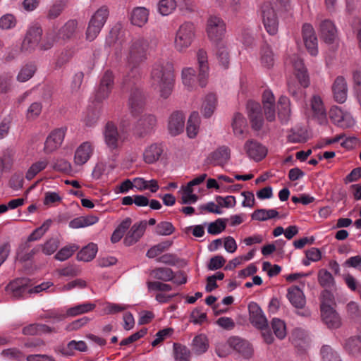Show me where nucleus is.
Here are the masks:
<instances>
[{"label": "nucleus", "instance_id": "1", "mask_svg": "<svg viewBox=\"0 0 361 361\" xmlns=\"http://www.w3.org/2000/svg\"><path fill=\"white\" fill-rule=\"evenodd\" d=\"M149 47L147 40L143 38L133 39L123 48L120 55L116 52L117 57L124 63L128 70L124 78V83L135 84L140 78V64L147 59V51Z\"/></svg>", "mask_w": 361, "mask_h": 361}, {"label": "nucleus", "instance_id": "2", "mask_svg": "<svg viewBox=\"0 0 361 361\" xmlns=\"http://www.w3.org/2000/svg\"><path fill=\"white\" fill-rule=\"evenodd\" d=\"M150 81L152 87L159 92L160 97L169 98L175 85L173 64L164 59L154 62L152 66Z\"/></svg>", "mask_w": 361, "mask_h": 361}, {"label": "nucleus", "instance_id": "3", "mask_svg": "<svg viewBox=\"0 0 361 361\" xmlns=\"http://www.w3.org/2000/svg\"><path fill=\"white\" fill-rule=\"evenodd\" d=\"M290 0H265L260 6L259 14L266 31L275 35L279 30V13L286 11Z\"/></svg>", "mask_w": 361, "mask_h": 361}, {"label": "nucleus", "instance_id": "4", "mask_svg": "<svg viewBox=\"0 0 361 361\" xmlns=\"http://www.w3.org/2000/svg\"><path fill=\"white\" fill-rule=\"evenodd\" d=\"M195 37V27L193 23L185 22L176 32L173 47L179 53L185 52L192 44Z\"/></svg>", "mask_w": 361, "mask_h": 361}, {"label": "nucleus", "instance_id": "5", "mask_svg": "<svg viewBox=\"0 0 361 361\" xmlns=\"http://www.w3.org/2000/svg\"><path fill=\"white\" fill-rule=\"evenodd\" d=\"M205 30L208 39L212 42L218 44L222 42L226 32V25L220 16L211 15L207 20Z\"/></svg>", "mask_w": 361, "mask_h": 361}, {"label": "nucleus", "instance_id": "6", "mask_svg": "<svg viewBox=\"0 0 361 361\" xmlns=\"http://www.w3.org/2000/svg\"><path fill=\"white\" fill-rule=\"evenodd\" d=\"M109 14L108 8L103 6L92 15L86 31L87 40L92 42L97 37L106 23Z\"/></svg>", "mask_w": 361, "mask_h": 361}, {"label": "nucleus", "instance_id": "7", "mask_svg": "<svg viewBox=\"0 0 361 361\" xmlns=\"http://www.w3.org/2000/svg\"><path fill=\"white\" fill-rule=\"evenodd\" d=\"M42 35V30L39 25L30 26L21 44L20 52L26 55L32 53L39 46Z\"/></svg>", "mask_w": 361, "mask_h": 361}, {"label": "nucleus", "instance_id": "8", "mask_svg": "<svg viewBox=\"0 0 361 361\" xmlns=\"http://www.w3.org/2000/svg\"><path fill=\"white\" fill-rule=\"evenodd\" d=\"M114 87V76L111 71H106L102 75L96 90L95 99L102 102L106 99Z\"/></svg>", "mask_w": 361, "mask_h": 361}, {"label": "nucleus", "instance_id": "9", "mask_svg": "<svg viewBox=\"0 0 361 361\" xmlns=\"http://www.w3.org/2000/svg\"><path fill=\"white\" fill-rule=\"evenodd\" d=\"M66 132V128H60L53 130L47 137L43 151L45 154H51L62 145Z\"/></svg>", "mask_w": 361, "mask_h": 361}, {"label": "nucleus", "instance_id": "10", "mask_svg": "<svg viewBox=\"0 0 361 361\" xmlns=\"http://www.w3.org/2000/svg\"><path fill=\"white\" fill-rule=\"evenodd\" d=\"M94 152V146L92 142L85 141L80 144L75 149L73 162L76 166H82L92 157Z\"/></svg>", "mask_w": 361, "mask_h": 361}, {"label": "nucleus", "instance_id": "11", "mask_svg": "<svg viewBox=\"0 0 361 361\" xmlns=\"http://www.w3.org/2000/svg\"><path fill=\"white\" fill-rule=\"evenodd\" d=\"M329 117L334 124L341 128H350L355 124V120L352 115L336 106L331 108Z\"/></svg>", "mask_w": 361, "mask_h": 361}, {"label": "nucleus", "instance_id": "12", "mask_svg": "<svg viewBox=\"0 0 361 361\" xmlns=\"http://www.w3.org/2000/svg\"><path fill=\"white\" fill-rule=\"evenodd\" d=\"M5 290L13 300L23 298L28 293L27 280L25 278L15 279L6 286Z\"/></svg>", "mask_w": 361, "mask_h": 361}, {"label": "nucleus", "instance_id": "13", "mask_svg": "<svg viewBox=\"0 0 361 361\" xmlns=\"http://www.w3.org/2000/svg\"><path fill=\"white\" fill-rule=\"evenodd\" d=\"M250 321L257 329H265L268 327V320L259 305L255 302L248 305Z\"/></svg>", "mask_w": 361, "mask_h": 361}, {"label": "nucleus", "instance_id": "14", "mask_svg": "<svg viewBox=\"0 0 361 361\" xmlns=\"http://www.w3.org/2000/svg\"><path fill=\"white\" fill-rule=\"evenodd\" d=\"M104 141L106 147L111 150L117 149L121 144L120 135L117 127L112 122H108L103 130Z\"/></svg>", "mask_w": 361, "mask_h": 361}, {"label": "nucleus", "instance_id": "15", "mask_svg": "<svg viewBox=\"0 0 361 361\" xmlns=\"http://www.w3.org/2000/svg\"><path fill=\"white\" fill-rule=\"evenodd\" d=\"M243 148L247 157L255 161H261L267 154V148L253 139L247 140L245 142Z\"/></svg>", "mask_w": 361, "mask_h": 361}, {"label": "nucleus", "instance_id": "16", "mask_svg": "<svg viewBox=\"0 0 361 361\" xmlns=\"http://www.w3.org/2000/svg\"><path fill=\"white\" fill-rule=\"evenodd\" d=\"M247 109L251 126L253 130H260L264 123L261 105L259 102L249 101L247 104Z\"/></svg>", "mask_w": 361, "mask_h": 361}, {"label": "nucleus", "instance_id": "17", "mask_svg": "<svg viewBox=\"0 0 361 361\" xmlns=\"http://www.w3.org/2000/svg\"><path fill=\"white\" fill-rule=\"evenodd\" d=\"M321 314L323 321L329 328L336 329L341 326V321L338 314L324 300L321 305Z\"/></svg>", "mask_w": 361, "mask_h": 361}, {"label": "nucleus", "instance_id": "18", "mask_svg": "<svg viewBox=\"0 0 361 361\" xmlns=\"http://www.w3.org/2000/svg\"><path fill=\"white\" fill-rule=\"evenodd\" d=\"M197 61L199 67L198 82L201 87L207 85L209 77V68L208 64V56L206 51L200 49L197 52Z\"/></svg>", "mask_w": 361, "mask_h": 361}, {"label": "nucleus", "instance_id": "19", "mask_svg": "<svg viewBox=\"0 0 361 361\" xmlns=\"http://www.w3.org/2000/svg\"><path fill=\"white\" fill-rule=\"evenodd\" d=\"M147 222L142 221L134 224L126 233L123 243L126 246H131L140 240L145 233Z\"/></svg>", "mask_w": 361, "mask_h": 361}, {"label": "nucleus", "instance_id": "20", "mask_svg": "<svg viewBox=\"0 0 361 361\" xmlns=\"http://www.w3.org/2000/svg\"><path fill=\"white\" fill-rule=\"evenodd\" d=\"M302 32L304 43L308 52L312 56H317L318 54V43L313 27L310 24H305L302 26Z\"/></svg>", "mask_w": 361, "mask_h": 361}, {"label": "nucleus", "instance_id": "21", "mask_svg": "<svg viewBox=\"0 0 361 361\" xmlns=\"http://www.w3.org/2000/svg\"><path fill=\"white\" fill-rule=\"evenodd\" d=\"M290 62L292 63L298 83L302 87H307L310 85V78L303 61L298 56H293Z\"/></svg>", "mask_w": 361, "mask_h": 361}, {"label": "nucleus", "instance_id": "22", "mask_svg": "<svg viewBox=\"0 0 361 361\" xmlns=\"http://www.w3.org/2000/svg\"><path fill=\"white\" fill-rule=\"evenodd\" d=\"M145 97L142 92L138 89H133L129 97L128 106L131 114L137 116L143 112L145 109Z\"/></svg>", "mask_w": 361, "mask_h": 361}, {"label": "nucleus", "instance_id": "23", "mask_svg": "<svg viewBox=\"0 0 361 361\" xmlns=\"http://www.w3.org/2000/svg\"><path fill=\"white\" fill-rule=\"evenodd\" d=\"M185 126V116L182 111H173L168 119V130L169 133L176 136L180 134Z\"/></svg>", "mask_w": 361, "mask_h": 361}, {"label": "nucleus", "instance_id": "24", "mask_svg": "<svg viewBox=\"0 0 361 361\" xmlns=\"http://www.w3.org/2000/svg\"><path fill=\"white\" fill-rule=\"evenodd\" d=\"M231 127L233 135L235 137L243 140L245 137L247 133V123L245 117L240 113H235L232 121Z\"/></svg>", "mask_w": 361, "mask_h": 361}, {"label": "nucleus", "instance_id": "25", "mask_svg": "<svg viewBox=\"0 0 361 361\" xmlns=\"http://www.w3.org/2000/svg\"><path fill=\"white\" fill-rule=\"evenodd\" d=\"M319 32L321 37L327 44L333 43L337 37V30L334 23L325 19L320 23Z\"/></svg>", "mask_w": 361, "mask_h": 361}, {"label": "nucleus", "instance_id": "26", "mask_svg": "<svg viewBox=\"0 0 361 361\" xmlns=\"http://www.w3.org/2000/svg\"><path fill=\"white\" fill-rule=\"evenodd\" d=\"M230 157V149L228 147L222 146L209 155L208 161L214 166H223L228 161Z\"/></svg>", "mask_w": 361, "mask_h": 361}, {"label": "nucleus", "instance_id": "27", "mask_svg": "<svg viewBox=\"0 0 361 361\" xmlns=\"http://www.w3.org/2000/svg\"><path fill=\"white\" fill-rule=\"evenodd\" d=\"M157 124L156 116L152 114H145L137 121V131L140 137L149 133Z\"/></svg>", "mask_w": 361, "mask_h": 361}, {"label": "nucleus", "instance_id": "28", "mask_svg": "<svg viewBox=\"0 0 361 361\" xmlns=\"http://www.w3.org/2000/svg\"><path fill=\"white\" fill-rule=\"evenodd\" d=\"M334 97L338 103H343L347 99V83L343 76H338L335 80L332 86Z\"/></svg>", "mask_w": 361, "mask_h": 361}, {"label": "nucleus", "instance_id": "29", "mask_svg": "<svg viewBox=\"0 0 361 361\" xmlns=\"http://www.w3.org/2000/svg\"><path fill=\"white\" fill-rule=\"evenodd\" d=\"M78 30V21L76 20H69L59 30L57 37L59 39L66 42L72 38Z\"/></svg>", "mask_w": 361, "mask_h": 361}, {"label": "nucleus", "instance_id": "30", "mask_svg": "<svg viewBox=\"0 0 361 361\" xmlns=\"http://www.w3.org/2000/svg\"><path fill=\"white\" fill-rule=\"evenodd\" d=\"M287 298L295 308L302 309L305 305V295L302 290L297 286L290 287L288 289Z\"/></svg>", "mask_w": 361, "mask_h": 361}, {"label": "nucleus", "instance_id": "31", "mask_svg": "<svg viewBox=\"0 0 361 361\" xmlns=\"http://www.w3.org/2000/svg\"><path fill=\"white\" fill-rule=\"evenodd\" d=\"M278 116L282 123H287L291 115L290 102L286 96H281L278 101Z\"/></svg>", "mask_w": 361, "mask_h": 361}, {"label": "nucleus", "instance_id": "32", "mask_svg": "<svg viewBox=\"0 0 361 361\" xmlns=\"http://www.w3.org/2000/svg\"><path fill=\"white\" fill-rule=\"evenodd\" d=\"M163 152L160 145L154 143L147 146L143 152V159L147 164H153L159 160Z\"/></svg>", "mask_w": 361, "mask_h": 361}, {"label": "nucleus", "instance_id": "33", "mask_svg": "<svg viewBox=\"0 0 361 361\" xmlns=\"http://www.w3.org/2000/svg\"><path fill=\"white\" fill-rule=\"evenodd\" d=\"M182 83L185 89L192 91L196 87V72L193 68L185 67L181 71Z\"/></svg>", "mask_w": 361, "mask_h": 361}, {"label": "nucleus", "instance_id": "34", "mask_svg": "<svg viewBox=\"0 0 361 361\" xmlns=\"http://www.w3.org/2000/svg\"><path fill=\"white\" fill-rule=\"evenodd\" d=\"M200 125V117L197 111H193L190 115L186 126L187 135L190 138L197 135Z\"/></svg>", "mask_w": 361, "mask_h": 361}, {"label": "nucleus", "instance_id": "35", "mask_svg": "<svg viewBox=\"0 0 361 361\" xmlns=\"http://www.w3.org/2000/svg\"><path fill=\"white\" fill-rule=\"evenodd\" d=\"M149 11L145 7H137L132 11L130 20L133 25L142 27L148 20Z\"/></svg>", "mask_w": 361, "mask_h": 361}, {"label": "nucleus", "instance_id": "36", "mask_svg": "<svg viewBox=\"0 0 361 361\" xmlns=\"http://www.w3.org/2000/svg\"><path fill=\"white\" fill-rule=\"evenodd\" d=\"M216 107V97L214 94H209L203 99L201 112L206 118H209L214 114Z\"/></svg>", "mask_w": 361, "mask_h": 361}, {"label": "nucleus", "instance_id": "37", "mask_svg": "<svg viewBox=\"0 0 361 361\" xmlns=\"http://www.w3.org/2000/svg\"><path fill=\"white\" fill-rule=\"evenodd\" d=\"M311 108L314 115L323 122L326 120V109L321 97L314 95L311 99Z\"/></svg>", "mask_w": 361, "mask_h": 361}, {"label": "nucleus", "instance_id": "38", "mask_svg": "<svg viewBox=\"0 0 361 361\" xmlns=\"http://www.w3.org/2000/svg\"><path fill=\"white\" fill-rule=\"evenodd\" d=\"M95 307L96 305L94 303L86 302L68 308L66 311V314L68 317H75L92 312Z\"/></svg>", "mask_w": 361, "mask_h": 361}, {"label": "nucleus", "instance_id": "39", "mask_svg": "<svg viewBox=\"0 0 361 361\" xmlns=\"http://www.w3.org/2000/svg\"><path fill=\"white\" fill-rule=\"evenodd\" d=\"M132 219L129 217L124 219L113 232L111 240L113 243H118L124 235L125 233L130 227Z\"/></svg>", "mask_w": 361, "mask_h": 361}, {"label": "nucleus", "instance_id": "40", "mask_svg": "<svg viewBox=\"0 0 361 361\" xmlns=\"http://www.w3.org/2000/svg\"><path fill=\"white\" fill-rule=\"evenodd\" d=\"M234 341L235 351L245 358H250L253 353V348L248 340H232Z\"/></svg>", "mask_w": 361, "mask_h": 361}, {"label": "nucleus", "instance_id": "41", "mask_svg": "<svg viewBox=\"0 0 361 361\" xmlns=\"http://www.w3.org/2000/svg\"><path fill=\"white\" fill-rule=\"evenodd\" d=\"M178 192L181 196L180 203L184 204H190L195 203L198 197L194 193L193 189L187 183L180 188Z\"/></svg>", "mask_w": 361, "mask_h": 361}, {"label": "nucleus", "instance_id": "42", "mask_svg": "<svg viewBox=\"0 0 361 361\" xmlns=\"http://www.w3.org/2000/svg\"><path fill=\"white\" fill-rule=\"evenodd\" d=\"M279 212L275 209H259L255 210L252 214V220L264 221L277 217Z\"/></svg>", "mask_w": 361, "mask_h": 361}, {"label": "nucleus", "instance_id": "43", "mask_svg": "<svg viewBox=\"0 0 361 361\" xmlns=\"http://www.w3.org/2000/svg\"><path fill=\"white\" fill-rule=\"evenodd\" d=\"M97 252V246L94 243H90L84 247L78 254L77 259L79 261L90 262L92 260Z\"/></svg>", "mask_w": 361, "mask_h": 361}, {"label": "nucleus", "instance_id": "44", "mask_svg": "<svg viewBox=\"0 0 361 361\" xmlns=\"http://www.w3.org/2000/svg\"><path fill=\"white\" fill-rule=\"evenodd\" d=\"M51 331V329L44 324H32L23 329L25 336H42Z\"/></svg>", "mask_w": 361, "mask_h": 361}, {"label": "nucleus", "instance_id": "45", "mask_svg": "<svg viewBox=\"0 0 361 361\" xmlns=\"http://www.w3.org/2000/svg\"><path fill=\"white\" fill-rule=\"evenodd\" d=\"M28 245L25 243L20 245L17 251V259L21 262H26L32 259L34 255L39 251V247L36 246L30 250H26Z\"/></svg>", "mask_w": 361, "mask_h": 361}, {"label": "nucleus", "instance_id": "46", "mask_svg": "<svg viewBox=\"0 0 361 361\" xmlns=\"http://www.w3.org/2000/svg\"><path fill=\"white\" fill-rule=\"evenodd\" d=\"M175 0H160L157 4V11L163 16L172 13L176 8Z\"/></svg>", "mask_w": 361, "mask_h": 361}, {"label": "nucleus", "instance_id": "47", "mask_svg": "<svg viewBox=\"0 0 361 361\" xmlns=\"http://www.w3.org/2000/svg\"><path fill=\"white\" fill-rule=\"evenodd\" d=\"M232 351H235L234 341L232 340H221L216 344V352L221 357H226Z\"/></svg>", "mask_w": 361, "mask_h": 361}, {"label": "nucleus", "instance_id": "48", "mask_svg": "<svg viewBox=\"0 0 361 361\" xmlns=\"http://www.w3.org/2000/svg\"><path fill=\"white\" fill-rule=\"evenodd\" d=\"M123 37V32L121 25H116L110 30L109 35L106 38V44L109 47L115 45L117 42L121 40Z\"/></svg>", "mask_w": 361, "mask_h": 361}, {"label": "nucleus", "instance_id": "49", "mask_svg": "<svg viewBox=\"0 0 361 361\" xmlns=\"http://www.w3.org/2000/svg\"><path fill=\"white\" fill-rule=\"evenodd\" d=\"M322 361H342L340 355L330 345H323L320 350Z\"/></svg>", "mask_w": 361, "mask_h": 361}, {"label": "nucleus", "instance_id": "50", "mask_svg": "<svg viewBox=\"0 0 361 361\" xmlns=\"http://www.w3.org/2000/svg\"><path fill=\"white\" fill-rule=\"evenodd\" d=\"M152 276L154 278L163 281H171L173 279L174 274L171 269L161 267L154 269L152 271Z\"/></svg>", "mask_w": 361, "mask_h": 361}, {"label": "nucleus", "instance_id": "51", "mask_svg": "<svg viewBox=\"0 0 361 361\" xmlns=\"http://www.w3.org/2000/svg\"><path fill=\"white\" fill-rule=\"evenodd\" d=\"M216 44V55L219 63L224 67L227 68L229 63V54L226 44L222 42Z\"/></svg>", "mask_w": 361, "mask_h": 361}, {"label": "nucleus", "instance_id": "52", "mask_svg": "<svg viewBox=\"0 0 361 361\" xmlns=\"http://www.w3.org/2000/svg\"><path fill=\"white\" fill-rule=\"evenodd\" d=\"M36 67L34 64H26L21 68L18 75L17 80L20 82H24L30 80L35 74Z\"/></svg>", "mask_w": 361, "mask_h": 361}, {"label": "nucleus", "instance_id": "53", "mask_svg": "<svg viewBox=\"0 0 361 361\" xmlns=\"http://www.w3.org/2000/svg\"><path fill=\"white\" fill-rule=\"evenodd\" d=\"M78 249V246L75 244L66 245L56 252L54 258L58 261L63 262L71 257Z\"/></svg>", "mask_w": 361, "mask_h": 361}, {"label": "nucleus", "instance_id": "54", "mask_svg": "<svg viewBox=\"0 0 361 361\" xmlns=\"http://www.w3.org/2000/svg\"><path fill=\"white\" fill-rule=\"evenodd\" d=\"M271 329L277 338H284L286 336V325L284 321L274 318L271 322Z\"/></svg>", "mask_w": 361, "mask_h": 361}, {"label": "nucleus", "instance_id": "55", "mask_svg": "<svg viewBox=\"0 0 361 361\" xmlns=\"http://www.w3.org/2000/svg\"><path fill=\"white\" fill-rule=\"evenodd\" d=\"M113 169V166H108L106 163L99 161L94 167L92 177L96 180L100 179L104 175H108Z\"/></svg>", "mask_w": 361, "mask_h": 361}, {"label": "nucleus", "instance_id": "56", "mask_svg": "<svg viewBox=\"0 0 361 361\" xmlns=\"http://www.w3.org/2000/svg\"><path fill=\"white\" fill-rule=\"evenodd\" d=\"M59 246V240L56 238H51L47 240L44 244L38 245L39 250H42V252L46 255H51L54 254Z\"/></svg>", "mask_w": 361, "mask_h": 361}, {"label": "nucleus", "instance_id": "57", "mask_svg": "<svg viewBox=\"0 0 361 361\" xmlns=\"http://www.w3.org/2000/svg\"><path fill=\"white\" fill-rule=\"evenodd\" d=\"M261 63L263 66L269 68L274 66V56L271 48L266 45L261 51Z\"/></svg>", "mask_w": 361, "mask_h": 361}, {"label": "nucleus", "instance_id": "58", "mask_svg": "<svg viewBox=\"0 0 361 361\" xmlns=\"http://www.w3.org/2000/svg\"><path fill=\"white\" fill-rule=\"evenodd\" d=\"M103 312L106 314H114L123 312L130 307V305L122 303L106 302L104 303Z\"/></svg>", "mask_w": 361, "mask_h": 361}, {"label": "nucleus", "instance_id": "59", "mask_svg": "<svg viewBox=\"0 0 361 361\" xmlns=\"http://www.w3.org/2000/svg\"><path fill=\"white\" fill-rule=\"evenodd\" d=\"M51 223V220H47L41 226L35 229L27 237V242L37 241L41 239L49 228Z\"/></svg>", "mask_w": 361, "mask_h": 361}, {"label": "nucleus", "instance_id": "60", "mask_svg": "<svg viewBox=\"0 0 361 361\" xmlns=\"http://www.w3.org/2000/svg\"><path fill=\"white\" fill-rule=\"evenodd\" d=\"M17 24L16 16L11 13H6L0 18V29L8 30L14 28Z\"/></svg>", "mask_w": 361, "mask_h": 361}, {"label": "nucleus", "instance_id": "61", "mask_svg": "<svg viewBox=\"0 0 361 361\" xmlns=\"http://www.w3.org/2000/svg\"><path fill=\"white\" fill-rule=\"evenodd\" d=\"M343 345L350 355L356 356L361 354V340H345Z\"/></svg>", "mask_w": 361, "mask_h": 361}, {"label": "nucleus", "instance_id": "62", "mask_svg": "<svg viewBox=\"0 0 361 361\" xmlns=\"http://www.w3.org/2000/svg\"><path fill=\"white\" fill-rule=\"evenodd\" d=\"M1 355L15 361H23L25 355L23 353L17 348H10L1 351Z\"/></svg>", "mask_w": 361, "mask_h": 361}, {"label": "nucleus", "instance_id": "63", "mask_svg": "<svg viewBox=\"0 0 361 361\" xmlns=\"http://www.w3.org/2000/svg\"><path fill=\"white\" fill-rule=\"evenodd\" d=\"M174 357L178 361H189L190 351L185 346L179 343H173Z\"/></svg>", "mask_w": 361, "mask_h": 361}, {"label": "nucleus", "instance_id": "64", "mask_svg": "<svg viewBox=\"0 0 361 361\" xmlns=\"http://www.w3.org/2000/svg\"><path fill=\"white\" fill-rule=\"evenodd\" d=\"M319 284L324 288H329L334 285V279L332 274L326 269H321L318 273Z\"/></svg>", "mask_w": 361, "mask_h": 361}]
</instances>
